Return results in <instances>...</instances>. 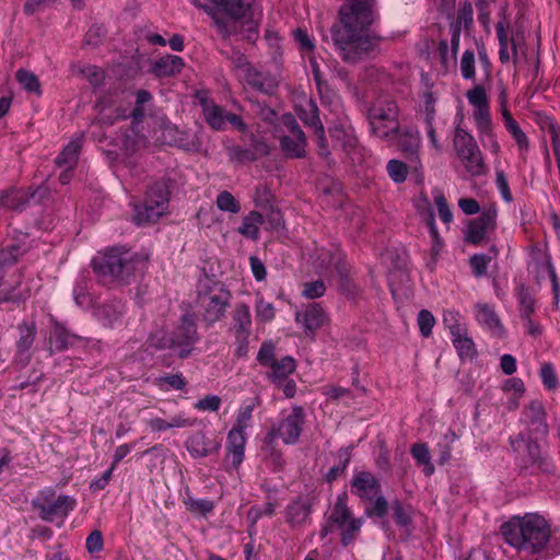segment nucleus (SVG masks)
<instances>
[{"instance_id":"21","label":"nucleus","mask_w":560,"mask_h":560,"mask_svg":"<svg viewBox=\"0 0 560 560\" xmlns=\"http://www.w3.org/2000/svg\"><path fill=\"white\" fill-rule=\"evenodd\" d=\"M389 144H397L398 148L415 163V168L420 165L418 158V151L420 149V135L417 130H400L398 131L397 138Z\"/></svg>"},{"instance_id":"35","label":"nucleus","mask_w":560,"mask_h":560,"mask_svg":"<svg viewBox=\"0 0 560 560\" xmlns=\"http://www.w3.org/2000/svg\"><path fill=\"white\" fill-rule=\"evenodd\" d=\"M452 342L460 359H472L476 354L475 343L468 336L467 330L452 336Z\"/></svg>"},{"instance_id":"64","label":"nucleus","mask_w":560,"mask_h":560,"mask_svg":"<svg viewBox=\"0 0 560 560\" xmlns=\"http://www.w3.org/2000/svg\"><path fill=\"white\" fill-rule=\"evenodd\" d=\"M85 547L91 553L101 551L103 548L102 533L100 530L92 532L86 538Z\"/></svg>"},{"instance_id":"17","label":"nucleus","mask_w":560,"mask_h":560,"mask_svg":"<svg viewBox=\"0 0 560 560\" xmlns=\"http://www.w3.org/2000/svg\"><path fill=\"white\" fill-rule=\"evenodd\" d=\"M312 508V499L306 497L295 498L287 506V523L293 528L306 526L311 522Z\"/></svg>"},{"instance_id":"53","label":"nucleus","mask_w":560,"mask_h":560,"mask_svg":"<svg viewBox=\"0 0 560 560\" xmlns=\"http://www.w3.org/2000/svg\"><path fill=\"white\" fill-rule=\"evenodd\" d=\"M186 385L184 377L179 374L167 375L158 380V386L161 389H182Z\"/></svg>"},{"instance_id":"46","label":"nucleus","mask_w":560,"mask_h":560,"mask_svg":"<svg viewBox=\"0 0 560 560\" xmlns=\"http://www.w3.org/2000/svg\"><path fill=\"white\" fill-rule=\"evenodd\" d=\"M433 198L441 220L445 224H450L453 220V213L446 202L444 195L440 190H434Z\"/></svg>"},{"instance_id":"41","label":"nucleus","mask_w":560,"mask_h":560,"mask_svg":"<svg viewBox=\"0 0 560 560\" xmlns=\"http://www.w3.org/2000/svg\"><path fill=\"white\" fill-rule=\"evenodd\" d=\"M185 505L186 508L194 514H198V515H207L208 513H210L213 508H214V504L212 501L208 500V499H197V498H192V497H189L187 499H185Z\"/></svg>"},{"instance_id":"61","label":"nucleus","mask_w":560,"mask_h":560,"mask_svg":"<svg viewBox=\"0 0 560 560\" xmlns=\"http://www.w3.org/2000/svg\"><path fill=\"white\" fill-rule=\"evenodd\" d=\"M318 259H320L319 268L320 269H328L330 267H334L338 272L341 273L340 270V259L338 256L331 255L329 250H322V253L318 255Z\"/></svg>"},{"instance_id":"54","label":"nucleus","mask_w":560,"mask_h":560,"mask_svg":"<svg viewBox=\"0 0 560 560\" xmlns=\"http://www.w3.org/2000/svg\"><path fill=\"white\" fill-rule=\"evenodd\" d=\"M435 324L434 316L427 310L418 314V325L423 337H429Z\"/></svg>"},{"instance_id":"1","label":"nucleus","mask_w":560,"mask_h":560,"mask_svg":"<svg viewBox=\"0 0 560 560\" xmlns=\"http://www.w3.org/2000/svg\"><path fill=\"white\" fill-rule=\"evenodd\" d=\"M339 14L342 27H332V39L340 57L345 61L354 62L374 46L369 31L374 20L373 0H353L341 7Z\"/></svg>"},{"instance_id":"40","label":"nucleus","mask_w":560,"mask_h":560,"mask_svg":"<svg viewBox=\"0 0 560 560\" xmlns=\"http://www.w3.org/2000/svg\"><path fill=\"white\" fill-rule=\"evenodd\" d=\"M443 323L448 328L451 336H455L462 331L467 330L463 322V316L458 312L453 310L444 311Z\"/></svg>"},{"instance_id":"14","label":"nucleus","mask_w":560,"mask_h":560,"mask_svg":"<svg viewBox=\"0 0 560 560\" xmlns=\"http://www.w3.org/2000/svg\"><path fill=\"white\" fill-rule=\"evenodd\" d=\"M294 319L304 329L306 336H313L328 323L329 317L318 303H312L296 311Z\"/></svg>"},{"instance_id":"27","label":"nucleus","mask_w":560,"mask_h":560,"mask_svg":"<svg viewBox=\"0 0 560 560\" xmlns=\"http://www.w3.org/2000/svg\"><path fill=\"white\" fill-rule=\"evenodd\" d=\"M475 310L476 319L479 325L494 336H501L503 334V326L492 306L479 303L475 306Z\"/></svg>"},{"instance_id":"34","label":"nucleus","mask_w":560,"mask_h":560,"mask_svg":"<svg viewBox=\"0 0 560 560\" xmlns=\"http://www.w3.org/2000/svg\"><path fill=\"white\" fill-rule=\"evenodd\" d=\"M262 223V215L257 211H252L243 219L238 232L247 238L257 240L259 237V228Z\"/></svg>"},{"instance_id":"3","label":"nucleus","mask_w":560,"mask_h":560,"mask_svg":"<svg viewBox=\"0 0 560 560\" xmlns=\"http://www.w3.org/2000/svg\"><path fill=\"white\" fill-rule=\"evenodd\" d=\"M505 541L520 551L538 553L542 551L550 538V527L545 517L528 513L513 517L502 525Z\"/></svg>"},{"instance_id":"31","label":"nucleus","mask_w":560,"mask_h":560,"mask_svg":"<svg viewBox=\"0 0 560 560\" xmlns=\"http://www.w3.org/2000/svg\"><path fill=\"white\" fill-rule=\"evenodd\" d=\"M20 337L16 342L18 355L21 362L26 363L30 360V350L35 340V327L24 324L19 327Z\"/></svg>"},{"instance_id":"24","label":"nucleus","mask_w":560,"mask_h":560,"mask_svg":"<svg viewBox=\"0 0 560 560\" xmlns=\"http://www.w3.org/2000/svg\"><path fill=\"white\" fill-rule=\"evenodd\" d=\"M175 338V348H178L180 357H186L189 350L186 349L196 340V326L190 316H184L177 330L172 335Z\"/></svg>"},{"instance_id":"45","label":"nucleus","mask_w":560,"mask_h":560,"mask_svg":"<svg viewBox=\"0 0 560 560\" xmlns=\"http://www.w3.org/2000/svg\"><path fill=\"white\" fill-rule=\"evenodd\" d=\"M387 173L395 183L399 184L406 180L408 168L401 161L390 160L387 163Z\"/></svg>"},{"instance_id":"11","label":"nucleus","mask_w":560,"mask_h":560,"mask_svg":"<svg viewBox=\"0 0 560 560\" xmlns=\"http://www.w3.org/2000/svg\"><path fill=\"white\" fill-rule=\"evenodd\" d=\"M466 97L472 107V118L478 131H488L492 124L489 98L486 90L481 85H475L468 90Z\"/></svg>"},{"instance_id":"10","label":"nucleus","mask_w":560,"mask_h":560,"mask_svg":"<svg viewBox=\"0 0 560 560\" xmlns=\"http://www.w3.org/2000/svg\"><path fill=\"white\" fill-rule=\"evenodd\" d=\"M198 302L203 310L206 322L213 324L222 318L230 302V293L221 287L214 285L199 294Z\"/></svg>"},{"instance_id":"63","label":"nucleus","mask_w":560,"mask_h":560,"mask_svg":"<svg viewBox=\"0 0 560 560\" xmlns=\"http://www.w3.org/2000/svg\"><path fill=\"white\" fill-rule=\"evenodd\" d=\"M221 405V399L218 396H206L196 402L195 408L203 411H217Z\"/></svg>"},{"instance_id":"49","label":"nucleus","mask_w":560,"mask_h":560,"mask_svg":"<svg viewBox=\"0 0 560 560\" xmlns=\"http://www.w3.org/2000/svg\"><path fill=\"white\" fill-rule=\"evenodd\" d=\"M326 292V284L322 280L306 282L303 285L302 295L306 299L322 298Z\"/></svg>"},{"instance_id":"57","label":"nucleus","mask_w":560,"mask_h":560,"mask_svg":"<svg viewBox=\"0 0 560 560\" xmlns=\"http://www.w3.org/2000/svg\"><path fill=\"white\" fill-rule=\"evenodd\" d=\"M392 509L397 524L407 527L411 521L410 508H405L400 502L396 501L393 503Z\"/></svg>"},{"instance_id":"59","label":"nucleus","mask_w":560,"mask_h":560,"mask_svg":"<svg viewBox=\"0 0 560 560\" xmlns=\"http://www.w3.org/2000/svg\"><path fill=\"white\" fill-rule=\"evenodd\" d=\"M490 260H491V258L486 255H482V254L474 255L470 258V266L472 268L474 275L476 277L485 276L487 273V269H488Z\"/></svg>"},{"instance_id":"51","label":"nucleus","mask_w":560,"mask_h":560,"mask_svg":"<svg viewBox=\"0 0 560 560\" xmlns=\"http://www.w3.org/2000/svg\"><path fill=\"white\" fill-rule=\"evenodd\" d=\"M540 377L542 384L548 389H555L558 387V378L555 368L550 363H544L540 368Z\"/></svg>"},{"instance_id":"36","label":"nucleus","mask_w":560,"mask_h":560,"mask_svg":"<svg viewBox=\"0 0 560 560\" xmlns=\"http://www.w3.org/2000/svg\"><path fill=\"white\" fill-rule=\"evenodd\" d=\"M149 346L159 350L175 348V338L166 332V327L155 328L149 336Z\"/></svg>"},{"instance_id":"18","label":"nucleus","mask_w":560,"mask_h":560,"mask_svg":"<svg viewBox=\"0 0 560 560\" xmlns=\"http://www.w3.org/2000/svg\"><path fill=\"white\" fill-rule=\"evenodd\" d=\"M300 118L307 125L315 128L316 142L322 156H328L329 151L327 150L324 137V128L319 122L317 106L312 100H305L299 107Z\"/></svg>"},{"instance_id":"55","label":"nucleus","mask_w":560,"mask_h":560,"mask_svg":"<svg viewBox=\"0 0 560 560\" xmlns=\"http://www.w3.org/2000/svg\"><path fill=\"white\" fill-rule=\"evenodd\" d=\"M495 185L504 201L513 200L512 192L509 187L508 178L502 170H495Z\"/></svg>"},{"instance_id":"9","label":"nucleus","mask_w":560,"mask_h":560,"mask_svg":"<svg viewBox=\"0 0 560 560\" xmlns=\"http://www.w3.org/2000/svg\"><path fill=\"white\" fill-rule=\"evenodd\" d=\"M454 147L469 173L478 175L482 172L481 152L471 135L462 128H457L454 136Z\"/></svg>"},{"instance_id":"15","label":"nucleus","mask_w":560,"mask_h":560,"mask_svg":"<svg viewBox=\"0 0 560 560\" xmlns=\"http://www.w3.org/2000/svg\"><path fill=\"white\" fill-rule=\"evenodd\" d=\"M495 224L497 211L494 209L485 211L481 215L469 222L465 240L475 245L481 244L487 240L488 235L494 231Z\"/></svg>"},{"instance_id":"4","label":"nucleus","mask_w":560,"mask_h":560,"mask_svg":"<svg viewBox=\"0 0 560 560\" xmlns=\"http://www.w3.org/2000/svg\"><path fill=\"white\" fill-rule=\"evenodd\" d=\"M398 115L399 109L394 100L378 97L368 109L371 133L381 140L393 142L399 131Z\"/></svg>"},{"instance_id":"39","label":"nucleus","mask_w":560,"mask_h":560,"mask_svg":"<svg viewBox=\"0 0 560 560\" xmlns=\"http://www.w3.org/2000/svg\"><path fill=\"white\" fill-rule=\"evenodd\" d=\"M256 319L261 323H269L276 316V308L272 303L267 302L261 295H257L255 303Z\"/></svg>"},{"instance_id":"7","label":"nucleus","mask_w":560,"mask_h":560,"mask_svg":"<svg viewBox=\"0 0 560 560\" xmlns=\"http://www.w3.org/2000/svg\"><path fill=\"white\" fill-rule=\"evenodd\" d=\"M304 419V410L294 406L290 413L283 416L278 424L272 427L265 440V445L270 446L275 438H280L288 445L295 444L303 431Z\"/></svg>"},{"instance_id":"29","label":"nucleus","mask_w":560,"mask_h":560,"mask_svg":"<svg viewBox=\"0 0 560 560\" xmlns=\"http://www.w3.org/2000/svg\"><path fill=\"white\" fill-rule=\"evenodd\" d=\"M125 305L120 301H113L101 305L96 311L97 319L107 327H116L121 324Z\"/></svg>"},{"instance_id":"23","label":"nucleus","mask_w":560,"mask_h":560,"mask_svg":"<svg viewBox=\"0 0 560 560\" xmlns=\"http://www.w3.org/2000/svg\"><path fill=\"white\" fill-rule=\"evenodd\" d=\"M523 420L537 435L545 436L548 433L545 410L540 401H530L523 412Z\"/></svg>"},{"instance_id":"52","label":"nucleus","mask_w":560,"mask_h":560,"mask_svg":"<svg viewBox=\"0 0 560 560\" xmlns=\"http://www.w3.org/2000/svg\"><path fill=\"white\" fill-rule=\"evenodd\" d=\"M293 36L295 42L299 44L301 51L304 55H311L313 52L315 46L306 31L298 28L293 32Z\"/></svg>"},{"instance_id":"62","label":"nucleus","mask_w":560,"mask_h":560,"mask_svg":"<svg viewBox=\"0 0 560 560\" xmlns=\"http://www.w3.org/2000/svg\"><path fill=\"white\" fill-rule=\"evenodd\" d=\"M497 34L500 42L499 59L501 62L506 63L511 60V56L508 48V39L501 24L497 26Z\"/></svg>"},{"instance_id":"16","label":"nucleus","mask_w":560,"mask_h":560,"mask_svg":"<svg viewBox=\"0 0 560 560\" xmlns=\"http://www.w3.org/2000/svg\"><path fill=\"white\" fill-rule=\"evenodd\" d=\"M32 504L38 509L42 520L54 522L60 518V526L68 514L74 510L75 500L69 495H60L50 504L40 503L38 501H33Z\"/></svg>"},{"instance_id":"56","label":"nucleus","mask_w":560,"mask_h":560,"mask_svg":"<svg viewBox=\"0 0 560 560\" xmlns=\"http://www.w3.org/2000/svg\"><path fill=\"white\" fill-rule=\"evenodd\" d=\"M501 388L505 394L516 395L517 397H523L525 393L524 382L518 377L505 380Z\"/></svg>"},{"instance_id":"32","label":"nucleus","mask_w":560,"mask_h":560,"mask_svg":"<svg viewBox=\"0 0 560 560\" xmlns=\"http://www.w3.org/2000/svg\"><path fill=\"white\" fill-rule=\"evenodd\" d=\"M330 135L336 144L345 150L353 149L357 145L353 128L347 122L335 125L330 130Z\"/></svg>"},{"instance_id":"60","label":"nucleus","mask_w":560,"mask_h":560,"mask_svg":"<svg viewBox=\"0 0 560 560\" xmlns=\"http://www.w3.org/2000/svg\"><path fill=\"white\" fill-rule=\"evenodd\" d=\"M480 136V140L482 145L490 150L492 153L497 154L500 150V145L495 139L493 133V126L489 127L488 131H478Z\"/></svg>"},{"instance_id":"25","label":"nucleus","mask_w":560,"mask_h":560,"mask_svg":"<svg viewBox=\"0 0 560 560\" xmlns=\"http://www.w3.org/2000/svg\"><path fill=\"white\" fill-rule=\"evenodd\" d=\"M195 420L187 417L184 412H178L166 419L152 417L148 420V425L153 432H163L170 429H182L192 427Z\"/></svg>"},{"instance_id":"19","label":"nucleus","mask_w":560,"mask_h":560,"mask_svg":"<svg viewBox=\"0 0 560 560\" xmlns=\"http://www.w3.org/2000/svg\"><path fill=\"white\" fill-rule=\"evenodd\" d=\"M80 148L81 139H73L62 149L56 159L57 166L63 168L59 175V180L62 185H66L70 182V172L77 165Z\"/></svg>"},{"instance_id":"22","label":"nucleus","mask_w":560,"mask_h":560,"mask_svg":"<svg viewBox=\"0 0 560 560\" xmlns=\"http://www.w3.org/2000/svg\"><path fill=\"white\" fill-rule=\"evenodd\" d=\"M352 491L362 499L373 500L377 497L380 485L369 471H359L352 478Z\"/></svg>"},{"instance_id":"13","label":"nucleus","mask_w":560,"mask_h":560,"mask_svg":"<svg viewBox=\"0 0 560 560\" xmlns=\"http://www.w3.org/2000/svg\"><path fill=\"white\" fill-rule=\"evenodd\" d=\"M283 125L289 135L281 138V148L290 156L301 158L305 152L306 139L292 115H284Z\"/></svg>"},{"instance_id":"12","label":"nucleus","mask_w":560,"mask_h":560,"mask_svg":"<svg viewBox=\"0 0 560 560\" xmlns=\"http://www.w3.org/2000/svg\"><path fill=\"white\" fill-rule=\"evenodd\" d=\"M202 114L205 120L214 130H223L226 122H230L240 131L246 130V125L242 118L235 114L226 113L224 108L212 101L201 98Z\"/></svg>"},{"instance_id":"47","label":"nucleus","mask_w":560,"mask_h":560,"mask_svg":"<svg viewBox=\"0 0 560 560\" xmlns=\"http://www.w3.org/2000/svg\"><path fill=\"white\" fill-rule=\"evenodd\" d=\"M16 80L26 91L39 93L38 80L32 72L20 69L16 72Z\"/></svg>"},{"instance_id":"33","label":"nucleus","mask_w":560,"mask_h":560,"mask_svg":"<svg viewBox=\"0 0 560 560\" xmlns=\"http://www.w3.org/2000/svg\"><path fill=\"white\" fill-rule=\"evenodd\" d=\"M184 61L175 55H166L161 57L153 67V71L159 77H170L182 70Z\"/></svg>"},{"instance_id":"44","label":"nucleus","mask_w":560,"mask_h":560,"mask_svg":"<svg viewBox=\"0 0 560 560\" xmlns=\"http://www.w3.org/2000/svg\"><path fill=\"white\" fill-rule=\"evenodd\" d=\"M475 54L471 50H466L459 62L460 74L465 80L475 79Z\"/></svg>"},{"instance_id":"6","label":"nucleus","mask_w":560,"mask_h":560,"mask_svg":"<svg viewBox=\"0 0 560 560\" xmlns=\"http://www.w3.org/2000/svg\"><path fill=\"white\" fill-rule=\"evenodd\" d=\"M363 523L364 518L354 517L348 508L347 494H339L330 514V524L339 530L343 546L350 545L357 538Z\"/></svg>"},{"instance_id":"2","label":"nucleus","mask_w":560,"mask_h":560,"mask_svg":"<svg viewBox=\"0 0 560 560\" xmlns=\"http://www.w3.org/2000/svg\"><path fill=\"white\" fill-rule=\"evenodd\" d=\"M207 12L223 36L242 35L255 40L262 16L261 9L252 4V0H191Z\"/></svg>"},{"instance_id":"8","label":"nucleus","mask_w":560,"mask_h":560,"mask_svg":"<svg viewBox=\"0 0 560 560\" xmlns=\"http://www.w3.org/2000/svg\"><path fill=\"white\" fill-rule=\"evenodd\" d=\"M167 205L166 186L162 183L154 184L147 192L143 206L136 209L137 222H155L166 212Z\"/></svg>"},{"instance_id":"42","label":"nucleus","mask_w":560,"mask_h":560,"mask_svg":"<svg viewBox=\"0 0 560 560\" xmlns=\"http://www.w3.org/2000/svg\"><path fill=\"white\" fill-rule=\"evenodd\" d=\"M254 409L255 402L242 405L237 410L235 425L232 429L245 432L252 420Z\"/></svg>"},{"instance_id":"5","label":"nucleus","mask_w":560,"mask_h":560,"mask_svg":"<svg viewBox=\"0 0 560 560\" xmlns=\"http://www.w3.org/2000/svg\"><path fill=\"white\" fill-rule=\"evenodd\" d=\"M139 262L136 256L130 253H120L112 249L108 253L95 257L92 261L94 271L103 277L124 279L128 277Z\"/></svg>"},{"instance_id":"48","label":"nucleus","mask_w":560,"mask_h":560,"mask_svg":"<svg viewBox=\"0 0 560 560\" xmlns=\"http://www.w3.org/2000/svg\"><path fill=\"white\" fill-rule=\"evenodd\" d=\"M427 225L429 228L430 236L432 238V253L434 255H438L442 248L443 243L438 232V228L434 220V212L431 211L430 209L428 211Z\"/></svg>"},{"instance_id":"20","label":"nucleus","mask_w":560,"mask_h":560,"mask_svg":"<svg viewBox=\"0 0 560 560\" xmlns=\"http://www.w3.org/2000/svg\"><path fill=\"white\" fill-rule=\"evenodd\" d=\"M220 447V442L208 438L202 432L194 433L186 442V448L194 458H201L218 453Z\"/></svg>"},{"instance_id":"37","label":"nucleus","mask_w":560,"mask_h":560,"mask_svg":"<svg viewBox=\"0 0 560 560\" xmlns=\"http://www.w3.org/2000/svg\"><path fill=\"white\" fill-rule=\"evenodd\" d=\"M412 457L419 465L424 466V474L430 476L434 471V466L431 464L430 451L427 444L417 443L410 448Z\"/></svg>"},{"instance_id":"58","label":"nucleus","mask_w":560,"mask_h":560,"mask_svg":"<svg viewBox=\"0 0 560 560\" xmlns=\"http://www.w3.org/2000/svg\"><path fill=\"white\" fill-rule=\"evenodd\" d=\"M71 337L60 328H56L50 336V345L56 350H65L71 343Z\"/></svg>"},{"instance_id":"26","label":"nucleus","mask_w":560,"mask_h":560,"mask_svg":"<svg viewBox=\"0 0 560 560\" xmlns=\"http://www.w3.org/2000/svg\"><path fill=\"white\" fill-rule=\"evenodd\" d=\"M246 434L241 430L231 429L228 434L226 450L228 460L234 468H237L244 459Z\"/></svg>"},{"instance_id":"28","label":"nucleus","mask_w":560,"mask_h":560,"mask_svg":"<svg viewBox=\"0 0 560 560\" xmlns=\"http://www.w3.org/2000/svg\"><path fill=\"white\" fill-rule=\"evenodd\" d=\"M252 328V316L249 307L246 304L236 305L233 312L232 331L236 340L248 339Z\"/></svg>"},{"instance_id":"38","label":"nucleus","mask_w":560,"mask_h":560,"mask_svg":"<svg viewBox=\"0 0 560 560\" xmlns=\"http://www.w3.org/2000/svg\"><path fill=\"white\" fill-rule=\"evenodd\" d=\"M25 201V192L22 190L12 189L0 195V206L8 209L21 210Z\"/></svg>"},{"instance_id":"43","label":"nucleus","mask_w":560,"mask_h":560,"mask_svg":"<svg viewBox=\"0 0 560 560\" xmlns=\"http://www.w3.org/2000/svg\"><path fill=\"white\" fill-rule=\"evenodd\" d=\"M217 206L220 210L231 213H237L241 210L240 203L229 191H222L218 195Z\"/></svg>"},{"instance_id":"30","label":"nucleus","mask_w":560,"mask_h":560,"mask_svg":"<svg viewBox=\"0 0 560 560\" xmlns=\"http://www.w3.org/2000/svg\"><path fill=\"white\" fill-rule=\"evenodd\" d=\"M268 377L277 386H280L295 370V361L291 357H283L268 366Z\"/></svg>"},{"instance_id":"50","label":"nucleus","mask_w":560,"mask_h":560,"mask_svg":"<svg viewBox=\"0 0 560 560\" xmlns=\"http://www.w3.org/2000/svg\"><path fill=\"white\" fill-rule=\"evenodd\" d=\"M257 360L261 365L269 366L277 360L275 359V345L272 341H265L260 346Z\"/></svg>"}]
</instances>
